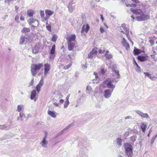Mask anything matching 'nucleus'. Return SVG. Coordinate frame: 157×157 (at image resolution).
<instances>
[{"mask_svg":"<svg viewBox=\"0 0 157 157\" xmlns=\"http://www.w3.org/2000/svg\"><path fill=\"white\" fill-rule=\"evenodd\" d=\"M105 52V50L103 48V49H100L98 50V52L100 54H103Z\"/></svg>","mask_w":157,"mask_h":157,"instance_id":"f704fd0d","label":"nucleus"},{"mask_svg":"<svg viewBox=\"0 0 157 157\" xmlns=\"http://www.w3.org/2000/svg\"><path fill=\"white\" fill-rule=\"evenodd\" d=\"M69 101H65V102L64 103V108H66L68 105H69Z\"/></svg>","mask_w":157,"mask_h":157,"instance_id":"a19ab883","label":"nucleus"},{"mask_svg":"<svg viewBox=\"0 0 157 157\" xmlns=\"http://www.w3.org/2000/svg\"><path fill=\"white\" fill-rule=\"evenodd\" d=\"M19 117L21 118V121H23V118L25 117L24 114L22 113H20Z\"/></svg>","mask_w":157,"mask_h":157,"instance_id":"72a5a7b5","label":"nucleus"},{"mask_svg":"<svg viewBox=\"0 0 157 157\" xmlns=\"http://www.w3.org/2000/svg\"><path fill=\"white\" fill-rule=\"evenodd\" d=\"M48 114L51 117L53 118H56V113L55 112H53L50 110H49L48 112Z\"/></svg>","mask_w":157,"mask_h":157,"instance_id":"4be33fe9","label":"nucleus"},{"mask_svg":"<svg viewBox=\"0 0 157 157\" xmlns=\"http://www.w3.org/2000/svg\"><path fill=\"white\" fill-rule=\"evenodd\" d=\"M129 132L128 131H126L125 132L124 135L126 136H128L129 135Z\"/></svg>","mask_w":157,"mask_h":157,"instance_id":"603ef678","label":"nucleus"},{"mask_svg":"<svg viewBox=\"0 0 157 157\" xmlns=\"http://www.w3.org/2000/svg\"><path fill=\"white\" fill-rule=\"evenodd\" d=\"M29 24L34 27H36L38 25V21L33 18H30L28 21Z\"/></svg>","mask_w":157,"mask_h":157,"instance_id":"6e6552de","label":"nucleus"},{"mask_svg":"<svg viewBox=\"0 0 157 157\" xmlns=\"http://www.w3.org/2000/svg\"><path fill=\"white\" fill-rule=\"evenodd\" d=\"M20 19L22 21H24L25 19V18L23 16H21L20 17Z\"/></svg>","mask_w":157,"mask_h":157,"instance_id":"4d7b16f0","label":"nucleus"},{"mask_svg":"<svg viewBox=\"0 0 157 157\" xmlns=\"http://www.w3.org/2000/svg\"><path fill=\"white\" fill-rule=\"evenodd\" d=\"M34 13V12L32 10H28L27 11V14L29 17H32Z\"/></svg>","mask_w":157,"mask_h":157,"instance_id":"a878e982","label":"nucleus"},{"mask_svg":"<svg viewBox=\"0 0 157 157\" xmlns=\"http://www.w3.org/2000/svg\"><path fill=\"white\" fill-rule=\"evenodd\" d=\"M44 74L45 76H46L47 74L48 73L50 68V65L48 63L44 64Z\"/></svg>","mask_w":157,"mask_h":157,"instance_id":"f8f14e48","label":"nucleus"},{"mask_svg":"<svg viewBox=\"0 0 157 157\" xmlns=\"http://www.w3.org/2000/svg\"><path fill=\"white\" fill-rule=\"evenodd\" d=\"M140 15V16H137L136 17V19L138 21H142L150 18V15L144 14V12L143 11L142 12V13Z\"/></svg>","mask_w":157,"mask_h":157,"instance_id":"20e7f679","label":"nucleus"},{"mask_svg":"<svg viewBox=\"0 0 157 157\" xmlns=\"http://www.w3.org/2000/svg\"><path fill=\"white\" fill-rule=\"evenodd\" d=\"M121 27L123 28V29L124 30L125 32H126L127 31H129V30L127 29L125 24H123L121 25Z\"/></svg>","mask_w":157,"mask_h":157,"instance_id":"473e14b6","label":"nucleus"},{"mask_svg":"<svg viewBox=\"0 0 157 157\" xmlns=\"http://www.w3.org/2000/svg\"><path fill=\"white\" fill-rule=\"evenodd\" d=\"M39 92V83L37 84L35 90H33L32 91L30 99L31 100H34V101H36L38 97H36V93H38Z\"/></svg>","mask_w":157,"mask_h":157,"instance_id":"f03ea898","label":"nucleus"},{"mask_svg":"<svg viewBox=\"0 0 157 157\" xmlns=\"http://www.w3.org/2000/svg\"><path fill=\"white\" fill-rule=\"evenodd\" d=\"M19 17L18 16H16L15 18V21L17 22H19Z\"/></svg>","mask_w":157,"mask_h":157,"instance_id":"49530a36","label":"nucleus"},{"mask_svg":"<svg viewBox=\"0 0 157 157\" xmlns=\"http://www.w3.org/2000/svg\"><path fill=\"white\" fill-rule=\"evenodd\" d=\"M17 111L18 112H20L24 108V105L22 104L19 105L17 106Z\"/></svg>","mask_w":157,"mask_h":157,"instance_id":"b1692460","label":"nucleus"},{"mask_svg":"<svg viewBox=\"0 0 157 157\" xmlns=\"http://www.w3.org/2000/svg\"><path fill=\"white\" fill-rule=\"evenodd\" d=\"M112 91L113 90L111 91L109 89L105 90L104 93V97L106 98H109L111 95Z\"/></svg>","mask_w":157,"mask_h":157,"instance_id":"4468645a","label":"nucleus"},{"mask_svg":"<svg viewBox=\"0 0 157 157\" xmlns=\"http://www.w3.org/2000/svg\"><path fill=\"white\" fill-rule=\"evenodd\" d=\"M70 97V94H68L66 98V101H69V99Z\"/></svg>","mask_w":157,"mask_h":157,"instance_id":"8fccbe9b","label":"nucleus"},{"mask_svg":"<svg viewBox=\"0 0 157 157\" xmlns=\"http://www.w3.org/2000/svg\"><path fill=\"white\" fill-rule=\"evenodd\" d=\"M136 113L141 117L144 118H147L148 117V114L147 113H144L140 111H136Z\"/></svg>","mask_w":157,"mask_h":157,"instance_id":"f3484780","label":"nucleus"},{"mask_svg":"<svg viewBox=\"0 0 157 157\" xmlns=\"http://www.w3.org/2000/svg\"><path fill=\"white\" fill-rule=\"evenodd\" d=\"M101 19L102 21H103V15L102 14L101 15Z\"/></svg>","mask_w":157,"mask_h":157,"instance_id":"052dcab7","label":"nucleus"},{"mask_svg":"<svg viewBox=\"0 0 157 157\" xmlns=\"http://www.w3.org/2000/svg\"><path fill=\"white\" fill-rule=\"evenodd\" d=\"M131 17L132 18L133 20H134L135 18H134V17L133 15H131Z\"/></svg>","mask_w":157,"mask_h":157,"instance_id":"338daca9","label":"nucleus"},{"mask_svg":"<svg viewBox=\"0 0 157 157\" xmlns=\"http://www.w3.org/2000/svg\"><path fill=\"white\" fill-rule=\"evenodd\" d=\"M122 140L121 138H118L117 139V144L119 146L121 145Z\"/></svg>","mask_w":157,"mask_h":157,"instance_id":"c756f323","label":"nucleus"},{"mask_svg":"<svg viewBox=\"0 0 157 157\" xmlns=\"http://www.w3.org/2000/svg\"><path fill=\"white\" fill-rule=\"evenodd\" d=\"M45 13L46 17L44 19L43 21L47 20L48 19L49 17L52 15L54 14V12L50 10L46 9L45 10Z\"/></svg>","mask_w":157,"mask_h":157,"instance_id":"423d86ee","label":"nucleus"},{"mask_svg":"<svg viewBox=\"0 0 157 157\" xmlns=\"http://www.w3.org/2000/svg\"><path fill=\"white\" fill-rule=\"evenodd\" d=\"M5 1V2H7L9 3L11 1H13V0H4Z\"/></svg>","mask_w":157,"mask_h":157,"instance_id":"5fc2aeb1","label":"nucleus"},{"mask_svg":"<svg viewBox=\"0 0 157 157\" xmlns=\"http://www.w3.org/2000/svg\"><path fill=\"white\" fill-rule=\"evenodd\" d=\"M144 74L146 76L152 79V76H151V75H150L147 72H144Z\"/></svg>","mask_w":157,"mask_h":157,"instance_id":"4c0bfd02","label":"nucleus"},{"mask_svg":"<svg viewBox=\"0 0 157 157\" xmlns=\"http://www.w3.org/2000/svg\"><path fill=\"white\" fill-rule=\"evenodd\" d=\"M44 79L42 77L41 78V80L40 81V87L42 86L43 84Z\"/></svg>","mask_w":157,"mask_h":157,"instance_id":"c03bdc74","label":"nucleus"},{"mask_svg":"<svg viewBox=\"0 0 157 157\" xmlns=\"http://www.w3.org/2000/svg\"><path fill=\"white\" fill-rule=\"evenodd\" d=\"M30 29L29 28H24L21 30L22 33H27L30 31Z\"/></svg>","mask_w":157,"mask_h":157,"instance_id":"c85d7f7f","label":"nucleus"},{"mask_svg":"<svg viewBox=\"0 0 157 157\" xmlns=\"http://www.w3.org/2000/svg\"><path fill=\"white\" fill-rule=\"evenodd\" d=\"M47 137V133L46 132H45V136L43 139L42 141L40 142L42 146L43 147H46L48 143V141L46 140Z\"/></svg>","mask_w":157,"mask_h":157,"instance_id":"9b49d317","label":"nucleus"},{"mask_svg":"<svg viewBox=\"0 0 157 157\" xmlns=\"http://www.w3.org/2000/svg\"><path fill=\"white\" fill-rule=\"evenodd\" d=\"M149 42L150 44H152V45H153L154 44V42L152 40H150Z\"/></svg>","mask_w":157,"mask_h":157,"instance_id":"6e6d98bb","label":"nucleus"},{"mask_svg":"<svg viewBox=\"0 0 157 157\" xmlns=\"http://www.w3.org/2000/svg\"><path fill=\"white\" fill-rule=\"evenodd\" d=\"M147 128V126L146 124L144 123H141V128L143 132H145Z\"/></svg>","mask_w":157,"mask_h":157,"instance_id":"aec40b11","label":"nucleus"},{"mask_svg":"<svg viewBox=\"0 0 157 157\" xmlns=\"http://www.w3.org/2000/svg\"><path fill=\"white\" fill-rule=\"evenodd\" d=\"M132 2H134L136 4L139 3H140V1L138 0H131Z\"/></svg>","mask_w":157,"mask_h":157,"instance_id":"3c124183","label":"nucleus"},{"mask_svg":"<svg viewBox=\"0 0 157 157\" xmlns=\"http://www.w3.org/2000/svg\"><path fill=\"white\" fill-rule=\"evenodd\" d=\"M130 10L133 14L136 15H140L142 13L143 11L140 9L131 8Z\"/></svg>","mask_w":157,"mask_h":157,"instance_id":"9d476101","label":"nucleus"},{"mask_svg":"<svg viewBox=\"0 0 157 157\" xmlns=\"http://www.w3.org/2000/svg\"><path fill=\"white\" fill-rule=\"evenodd\" d=\"M138 59L141 62H143L145 61L146 60V58L144 56H138Z\"/></svg>","mask_w":157,"mask_h":157,"instance_id":"393cba45","label":"nucleus"},{"mask_svg":"<svg viewBox=\"0 0 157 157\" xmlns=\"http://www.w3.org/2000/svg\"><path fill=\"white\" fill-rule=\"evenodd\" d=\"M136 67V71H138L139 72H140L141 71V69L140 67L138 65Z\"/></svg>","mask_w":157,"mask_h":157,"instance_id":"37998d69","label":"nucleus"},{"mask_svg":"<svg viewBox=\"0 0 157 157\" xmlns=\"http://www.w3.org/2000/svg\"><path fill=\"white\" fill-rule=\"evenodd\" d=\"M57 39V36L56 35H53L52 38V40L53 42H56Z\"/></svg>","mask_w":157,"mask_h":157,"instance_id":"7c9ffc66","label":"nucleus"},{"mask_svg":"<svg viewBox=\"0 0 157 157\" xmlns=\"http://www.w3.org/2000/svg\"><path fill=\"white\" fill-rule=\"evenodd\" d=\"M40 16L42 17H44V13L43 11H40Z\"/></svg>","mask_w":157,"mask_h":157,"instance_id":"de8ad7c7","label":"nucleus"},{"mask_svg":"<svg viewBox=\"0 0 157 157\" xmlns=\"http://www.w3.org/2000/svg\"><path fill=\"white\" fill-rule=\"evenodd\" d=\"M124 145L126 154L129 157H132L133 155L132 146L128 143H125Z\"/></svg>","mask_w":157,"mask_h":157,"instance_id":"f257e3e1","label":"nucleus"},{"mask_svg":"<svg viewBox=\"0 0 157 157\" xmlns=\"http://www.w3.org/2000/svg\"><path fill=\"white\" fill-rule=\"evenodd\" d=\"M121 33H124L125 34H126V36H127L128 38V39L129 40H131V39H130V37L129 36V31H126V32H125V33H124V31H121Z\"/></svg>","mask_w":157,"mask_h":157,"instance_id":"cd10ccee","label":"nucleus"},{"mask_svg":"<svg viewBox=\"0 0 157 157\" xmlns=\"http://www.w3.org/2000/svg\"><path fill=\"white\" fill-rule=\"evenodd\" d=\"M67 48L69 51H72L75 47V42H67Z\"/></svg>","mask_w":157,"mask_h":157,"instance_id":"2eb2a0df","label":"nucleus"},{"mask_svg":"<svg viewBox=\"0 0 157 157\" xmlns=\"http://www.w3.org/2000/svg\"><path fill=\"white\" fill-rule=\"evenodd\" d=\"M39 51V48L38 45H36L33 48L32 50V52L33 54H36L38 53Z\"/></svg>","mask_w":157,"mask_h":157,"instance_id":"6ab92c4d","label":"nucleus"},{"mask_svg":"<svg viewBox=\"0 0 157 157\" xmlns=\"http://www.w3.org/2000/svg\"><path fill=\"white\" fill-rule=\"evenodd\" d=\"M109 52L108 50H107L105 54V56L106 58L108 59H111L112 58V55L110 54H109Z\"/></svg>","mask_w":157,"mask_h":157,"instance_id":"5701e85b","label":"nucleus"},{"mask_svg":"<svg viewBox=\"0 0 157 157\" xmlns=\"http://www.w3.org/2000/svg\"><path fill=\"white\" fill-rule=\"evenodd\" d=\"M90 28V27L88 24H87L86 25H83L81 31V33H82L85 32L86 33H87Z\"/></svg>","mask_w":157,"mask_h":157,"instance_id":"ddd939ff","label":"nucleus"},{"mask_svg":"<svg viewBox=\"0 0 157 157\" xmlns=\"http://www.w3.org/2000/svg\"><path fill=\"white\" fill-rule=\"evenodd\" d=\"M122 43L123 46L125 47L126 50H128L130 48L129 44L126 42L125 39L123 38V40L122 41Z\"/></svg>","mask_w":157,"mask_h":157,"instance_id":"dca6fc26","label":"nucleus"},{"mask_svg":"<svg viewBox=\"0 0 157 157\" xmlns=\"http://www.w3.org/2000/svg\"><path fill=\"white\" fill-rule=\"evenodd\" d=\"M25 37L24 36H22L20 37V41H19V44H22L23 43H26V42H25Z\"/></svg>","mask_w":157,"mask_h":157,"instance_id":"412c9836","label":"nucleus"},{"mask_svg":"<svg viewBox=\"0 0 157 157\" xmlns=\"http://www.w3.org/2000/svg\"><path fill=\"white\" fill-rule=\"evenodd\" d=\"M136 5L135 4H128L126 5V6H130L132 7H135L136 6Z\"/></svg>","mask_w":157,"mask_h":157,"instance_id":"e433bc0d","label":"nucleus"},{"mask_svg":"<svg viewBox=\"0 0 157 157\" xmlns=\"http://www.w3.org/2000/svg\"><path fill=\"white\" fill-rule=\"evenodd\" d=\"M134 65H136V66L138 65L135 60L134 61Z\"/></svg>","mask_w":157,"mask_h":157,"instance_id":"13d9d810","label":"nucleus"},{"mask_svg":"<svg viewBox=\"0 0 157 157\" xmlns=\"http://www.w3.org/2000/svg\"><path fill=\"white\" fill-rule=\"evenodd\" d=\"M71 65H72V63H71L70 64H69V65L65 66L63 68L65 69H68L71 66Z\"/></svg>","mask_w":157,"mask_h":157,"instance_id":"58836bf2","label":"nucleus"},{"mask_svg":"<svg viewBox=\"0 0 157 157\" xmlns=\"http://www.w3.org/2000/svg\"><path fill=\"white\" fill-rule=\"evenodd\" d=\"M7 127V126L6 125L4 124L3 125H0V129H4Z\"/></svg>","mask_w":157,"mask_h":157,"instance_id":"c9c22d12","label":"nucleus"},{"mask_svg":"<svg viewBox=\"0 0 157 157\" xmlns=\"http://www.w3.org/2000/svg\"><path fill=\"white\" fill-rule=\"evenodd\" d=\"M113 81L111 80L109 78H107L103 82L104 83L106 84L107 86L110 88H114L115 86L112 84Z\"/></svg>","mask_w":157,"mask_h":157,"instance_id":"0eeeda50","label":"nucleus"},{"mask_svg":"<svg viewBox=\"0 0 157 157\" xmlns=\"http://www.w3.org/2000/svg\"><path fill=\"white\" fill-rule=\"evenodd\" d=\"M15 9L16 11H17L18 9V7L17 6H15Z\"/></svg>","mask_w":157,"mask_h":157,"instance_id":"e2e57ef3","label":"nucleus"},{"mask_svg":"<svg viewBox=\"0 0 157 157\" xmlns=\"http://www.w3.org/2000/svg\"><path fill=\"white\" fill-rule=\"evenodd\" d=\"M31 71L33 76H34L36 75L37 71L39 70V65L33 64L30 67Z\"/></svg>","mask_w":157,"mask_h":157,"instance_id":"7ed1b4c3","label":"nucleus"},{"mask_svg":"<svg viewBox=\"0 0 157 157\" xmlns=\"http://www.w3.org/2000/svg\"><path fill=\"white\" fill-rule=\"evenodd\" d=\"M76 35L75 34H71L68 35L66 37L67 42H72L75 41L76 39Z\"/></svg>","mask_w":157,"mask_h":157,"instance_id":"1a4fd4ad","label":"nucleus"},{"mask_svg":"<svg viewBox=\"0 0 157 157\" xmlns=\"http://www.w3.org/2000/svg\"><path fill=\"white\" fill-rule=\"evenodd\" d=\"M94 74L96 76V77L97 75V74L96 72H94Z\"/></svg>","mask_w":157,"mask_h":157,"instance_id":"0e129e2a","label":"nucleus"},{"mask_svg":"<svg viewBox=\"0 0 157 157\" xmlns=\"http://www.w3.org/2000/svg\"><path fill=\"white\" fill-rule=\"evenodd\" d=\"M64 102V100L63 99H60L59 100V102L60 103L63 104Z\"/></svg>","mask_w":157,"mask_h":157,"instance_id":"bf43d9fd","label":"nucleus"},{"mask_svg":"<svg viewBox=\"0 0 157 157\" xmlns=\"http://www.w3.org/2000/svg\"><path fill=\"white\" fill-rule=\"evenodd\" d=\"M54 104L56 106H58L59 105L57 103H54Z\"/></svg>","mask_w":157,"mask_h":157,"instance_id":"774afa93","label":"nucleus"},{"mask_svg":"<svg viewBox=\"0 0 157 157\" xmlns=\"http://www.w3.org/2000/svg\"><path fill=\"white\" fill-rule=\"evenodd\" d=\"M136 136H132L131 137V139L133 140L134 141H135L136 140Z\"/></svg>","mask_w":157,"mask_h":157,"instance_id":"864d4df0","label":"nucleus"},{"mask_svg":"<svg viewBox=\"0 0 157 157\" xmlns=\"http://www.w3.org/2000/svg\"><path fill=\"white\" fill-rule=\"evenodd\" d=\"M46 28L47 29L49 32L51 31V26L50 25H49L47 23H46Z\"/></svg>","mask_w":157,"mask_h":157,"instance_id":"2f4dec72","label":"nucleus"},{"mask_svg":"<svg viewBox=\"0 0 157 157\" xmlns=\"http://www.w3.org/2000/svg\"><path fill=\"white\" fill-rule=\"evenodd\" d=\"M100 72L102 74H104L106 71V70H105L103 68H101L100 69Z\"/></svg>","mask_w":157,"mask_h":157,"instance_id":"79ce46f5","label":"nucleus"},{"mask_svg":"<svg viewBox=\"0 0 157 157\" xmlns=\"http://www.w3.org/2000/svg\"><path fill=\"white\" fill-rule=\"evenodd\" d=\"M17 120L18 121H19V120H20L21 121V118H20V117H18L17 118Z\"/></svg>","mask_w":157,"mask_h":157,"instance_id":"69168bd1","label":"nucleus"},{"mask_svg":"<svg viewBox=\"0 0 157 157\" xmlns=\"http://www.w3.org/2000/svg\"><path fill=\"white\" fill-rule=\"evenodd\" d=\"M55 48H56V45L55 44H54L53 45L52 49H51L50 52V54H52V55H53L55 53Z\"/></svg>","mask_w":157,"mask_h":157,"instance_id":"bb28decb","label":"nucleus"},{"mask_svg":"<svg viewBox=\"0 0 157 157\" xmlns=\"http://www.w3.org/2000/svg\"><path fill=\"white\" fill-rule=\"evenodd\" d=\"M100 31L101 33H102L103 32L105 31V30L102 27H101L100 28Z\"/></svg>","mask_w":157,"mask_h":157,"instance_id":"09e8293b","label":"nucleus"},{"mask_svg":"<svg viewBox=\"0 0 157 157\" xmlns=\"http://www.w3.org/2000/svg\"><path fill=\"white\" fill-rule=\"evenodd\" d=\"M133 52L134 55L136 56L139 55L142 52H144V51L142 52L141 50L136 48H135V49L133 51Z\"/></svg>","mask_w":157,"mask_h":157,"instance_id":"a211bd4d","label":"nucleus"},{"mask_svg":"<svg viewBox=\"0 0 157 157\" xmlns=\"http://www.w3.org/2000/svg\"><path fill=\"white\" fill-rule=\"evenodd\" d=\"M33 82L34 79L33 78L32 80L29 83V86H32L33 84Z\"/></svg>","mask_w":157,"mask_h":157,"instance_id":"a18cd8bd","label":"nucleus"},{"mask_svg":"<svg viewBox=\"0 0 157 157\" xmlns=\"http://www.w3.org/2000/svg\"><path fill=\"white\" fill-rule=\"evenodd\" d=\"M98 52V48L96 47L93 48L90 52L88 54V58L89 59H91L94 57V56H96Z\"/></svg>","mask_w":157,"mask_h":157,"instance_id":"39448f33","label":"nucleus"},{"mask_svg":"<svg viewBox=\"0 0 157 157\" xmlns=\"http://www.w3.org/2000/svg\"><path fill=\"white\" fill-rule=\"evenodd\" d=\"M113 72H114L117 75V78H120V74L119 73V71H118L114 70L113 71Z\"/></svg>","mask_w":157,"mask_h":157,"instance_id":"ea45409f","label":"nucleus"},{"mask_svg":"<svg viewBox=\"0 0 157 157\" xmlns=\"http://www.w3.org/2000/svg\"><path fill=\"white\" fill-rule=\"evenodd\" d=\"M155 139H154V137H153L152 139V141H151V142L152 143H153L154 141V140Z\"/></svg>","mask_w":157,"mask_h":157,"instance_id":"680f3d73","label":"nucleus"}]
</instances>
